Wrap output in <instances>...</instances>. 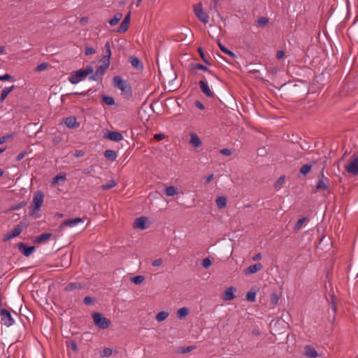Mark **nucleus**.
<instances>
[{
  "instance_id": "obj_25",
  "label": "nucleus",
  "mask_w": 358,
  "mask_h": 358,
  "mask_svg": "<svg viewBox=\"0 0 358 358\" xmlns=\"http://www.w3.org/2000/svg\"><path fill=\"white\" fill-rule=\"evenodd\" d=\"M104 157L110 162H114L116 160L117 158V153L115 151L113 150H106L103 152Z\"/></svg>"
},
{
  "instance_id": "obj_12",
  "label": "nucleus",
  "mask_w": 358,
  "mask_h": 358,
  "mask_svg": "<svg viewBox=\"0 0 358 358\" xmlns=\"http://www.w3.org/2000/svg\"><path fill=\"white\" fill-rule=\"evenodd\" d=\"M29 223L27 222L26 217H24L22 221L11 231H10L13 238L19 236L22 231L24 228H27Z\"/></svg>"
},
{
  "instance_id": "obj_39",
  "label": "nucleus",
  "mask_w": 358,
  "mask_h": 358,
  "mask_svg": "<svg viewBox=\"0 0 358 358\" xmlns=\"http://www.w3.org/2000/svg\"><path fill=\"white\" fill-rule=\"evenodd\" d=\"M145 280V277L143 275H136L134 277H131L130 280L131 282L136 284V285H140Z\"/></svg>"
},
{
  "instance_id": "obj_42",
  "label": "nucleus",
  "mask_w": 358,
  "mask_h": 358,
  "mask_svg": "<svg viewBox=\"0 0 358 358\" xmlns=\"http://www.w3.org/2000/svg\"><path fill=\"white\" fill-rule=\"evenodd\" d=\"M164 194L168 196H173L176 194V188L173 186H169L165 189Z\"/></svg>"
},
{
  "instance_id": "obj_60",
  "label": "nucleus",
  "mask_w": 358,
  "mask_h": 358,
  "mask_svg": "<svg viewBox=\"0 0 358 358\" xmlns=\"http://www.w3.org/2000/svg\"><path fill=\"white\" fill-rule=\"evenodd\" d=\"M220 152L221 154L227 155V156H229L232 153L231 150L228 149V148H223V149L220 150Z\"/></svg>"
},
{
  "instance_id": "obj_52",
  "label": "nucleus",
  "mask_w": 358,
  "mask_h": 358,
  "mask_svg": "<svg viewBox=\"0 0 358 358\" xmlns=\"http://www.w3.org/2000/svg\"><path fill=\"white\" fill-rule=\"evenodd\" d=\"M67 346H70L73 352H76L78 351V345L75 341H66Z\"/></svg>"
},
{
  "instance_id": "obj_16",
  "label": "nucleus",
  "mask_w": 358,
  "mask_h": 358,
  "mask_svg": "<svg viewBox=\"0 0 358 358\" xmlns=\"http://www.w3.org/2000/svg\"><path fill=\"white\" fill-rule=\"evenodd\" d=\"M199 87L201 88V92L209 98H212L214 96V94L210 91L209 86L208 84L203 80H200L199 82Z\"/></svg>"
},
{
  "instance_id": "obj_47",
  "label": "nucleus",
  "mask_w": 358,
  "mask_h": 358,
  "mask_svg": "<svg viewBox=\"0 0 358 358\" xmlns=\"http://www.w3.org/2000/svg\"><path fill=\"white\" fill-rule=\"evenodd\" d=\"M198 52L199 53L201 58L202 59V60L203 61V62L205 64H206L208 65H211V63L206 59L205 53H204L202 48L199 47L198 48Z\"/></svg>"
},
{
  "instance_id": "obj_61",
  "label": "nucleus",
  "mask_w": 358,
  "mask_h": 358,
  "mask_svg": "<svg viewBox=\"0 0 358 358\" xmlns=\"http://www.w3.org/2000/svg\"><path fill=\"white\" fill-rule=\"evenodd\" d=\"M13 238V236H12L11 233L9 231L8 233L4 235V236L3 237V241H4V242L8 241Z\"/></svg>"
},
{
  "instance_id": "obj_34",
  "label": "nucleus",
  "mask_w": 358,
  "mask_h": 358,
  "mask_svg": "<svg viewBox=\"0 0 358 358\" xmlns=\"http://www.w3.org/2000/svg\"><path fill=\"white\" fill-rule=\"evenodd\" d=\"M102 101L108 106H113L115 102L113 97L105 94L101 95Z\"/></svg>"
},
{
  "instance_id": "obj_17",
  "label": "nucleus",
  "mask_w": 358,
  "mask_h": 358,
  "mask_svg": "<svg viewBox=\"0 0 358 358\" xmlns=\"http://www.w3.org/2000/svg\"><path fill=\"white\" fill-rule=\"evenodd\" d=\"M263 268V266L261 263H257L252 265L249 266L244 271V273L245 275H250L255 273L259 271H260Z\"/></svg>"
},
{
  "instance_id": "obj_56",
  "label": "nucleus",
  "mask_w": 358,
  "mask_h": 358,
  "mask_svg": "<svg viewBox=\"0 0 358 358\" xmlns=\"http://www.w3.org/2000/svg\"><path fill=\"white\" fill-rule=\"evenodd\" d=\"M89 79L91 80L99 81L102 80V77L95 72L89 77Z\"/></svg>"
},
{
  "instance_id": "obj_62",
  "label": "nucleus",
  "mask_w": 358,
  "mask_h": 358,
  "mask_svg": "<svg viewBox=\"0 0 358 358\" xmlns=\"http://www.w3.org/2000/svg\"><path fill=\"white\" fill-rule=\"evenodd\" d=\"M164 138H165V136L163 134H156L154 136V139H155L156 141H158L164 139Z\"/></svg>"
},
{
  "instance_id": "obj_9",
  "label": "nucleus",
  "mask_w": 358,
  "mask_h": 358,
  "mask_svg": "<svg viewBox=\"0 0 358 358\" xmlns=\"http://www.w3.org/2000/svg\"><path fill=\"white\" fill-rule=\"evenodd\" d=\"M19 251L25 257H29L36 249L35 246H29L27 244L20 242L17 243Z\"/></svg>"
},
{
  "instance_id": "obj_13",
  "label": "nucleus",
  "mask_w": 358,
  "mask_h": 358,
  "mask_svg": "<svg viewBox=\"0 0 358 358\" xmlns=\"http://www.w3.org/2000/svg\"><path fill=\"white\" fill-rule=\"evenodd\" d=\"M237 291V289L235 287L231 286L227 287L222 294V299L225 301H229L233 300L236 296L234 293Z\"/></svg>"
},
{
  "instance_id": "obj_59",
  "label": "nucleus",
  "mask_w": 358,
  "mask_h": 358,
  "mask_svg": "<svg viewBox=\"0 0 358 358\" xmlns=\"http://www.w3.org/2000/svg\"><path fill=\"white\" fill-rule=\"evenodd\" d=\"M85 75L87 76L88 75L92 74L94 72V69L91 66H87L85 69H83Z\"/></svg>"
},
{
  "instance_id": "obj_6",
  "label": "nucleus",
  "mask_w": 358,
  "mask_h": 358,
  "mask_svg": "<svg viewBox=\"0 0 358 358\" xmlns=\"http://www.w3.org/2000/svg\"><path fill=\"white\" fill-rule=\"evenodd\" d=\"M345 171L352 175H358V156L353 154L350 158V162L345 167Z\"/></svg>"
},
{
  "instance_id": "obj_5",
  "label": "nucleus",
  "mask_w": 358,
  "mask_h": 358,
  "mask_svg": "<svg viewBox=\"0 0 358 358\" xmlns=\"http://www.w3.org/2000/svg\"><path fill=\"white\" fill-rule=\"evenodd\" d=\"M92 316L94 324L100 329H105L111 324L110 320L105 317L101 313L94 312L92 313Z\"/></svg>"
},
{
  "instance_id": "obj_20",
  "label": "nucleus",
  "mask_w": 358,
  "mask_h": 358,
  "mask_svg": "<svg viewBox=\"0 0 358 358\" xmlns=\"http://www.w3.org/2000/svg\"><path fill=\"white\" fill-rule=\"evenodd\" d=\"M64 122L69 128H76L79 127V123L77 122L76 117L75 116L66 117Z\"/></svg>"
},
{
  "instance_id": "obj_58",
  "label": "nucleus",
  "mask_w": 358,
  "mask_h": 358,
  "mask_svg": "<svg viewBox=\"0 0 358 358\" xmlns=\"http://www.w3.org/2000/svg\"><path fill=\"white\" fill-rule=\"evenodd\" d=\"M285 176H280V177L278 179V180L275 182V187H279L280 185H281L284 182V181H285Z\"/></svg>"
},
{
  "instance_id": "obj_35",
  "label": "nucleus",
  "mask_w": 358,
  "mask_h": 358,
  "mask_svg": "<svg viewBox=\"0 0 358 358\" xmlns=\"http://www.w3.org/2000/svg\"><path fill=\"white\" fill-rule=\"evenodd\" d=\"M191 66H192V69L202 70V71H208L210 74H213L212 71L208 67H206V66H204V65H203L201 64H199V63L191 64Z\"/></svg>"
},
{
  "instance_id": "obj_21",
  "label": "nucleus",
  "mask_w": 358,
  "mask_h": 358,
  "mask_svg": "<svg viewBox=\"0 0 358 358\" xmlns=\"http://www.w3.org/2000/svg\"><path fill=\"white\" fill-rule=\"evenodd\" d=\"M52 234L51 233L42 234L35 238V239L34 240V243L38 244L42 243L50 239L52 237Z\"/></svg>"
},
{
  "instance_id": "obj_3",
  "label": "nucleus",
  "mask_w": 358,
  "mask_h": 358,
  "mask_svg": "<svg viewBox=\"0 0 358 358\" xmlns=\"http://www.w3.org/2000/svg\"><path fill=\"white\" fill-rule=\"evenodd\" d=\"M113 80V86L120 90L127 99L132 96L131 87L127 80H123L120 76H114Z\"/></svg>"
},
{
  "instance_id": "obj_26",
  "label": "nucleus",
  "mask_w": 358,
  "mask_h": 358,
  "mask_svg": "<svg viewBox=\"0 0 358 358\" xmlns=\"http://www.w3.org/2000/svg\"><path fill=\"white\" fill-rule=\"evenodd\" d=\"M14 89H15L14 85H12L11 87H9L4 88L2 90L1 96H0V102L1 103L3 102L4 100L6 99L7 96L8 95V94L10 92H11Z\"/></svg>"
},
{
  "instance_id": "obj_37",
  "label": "nucleus",
  "mask_w": 358,
  "mask_h": 358,
  "mask_svg": "<svg viewBox=\"0 0 358 358\" xmlns=\"http://www.w3.org/2000/svg\"><path fill=\"white\" fill-rule=\"evenodd\" d=\"M66 174L65 173H62V174L59 173V174H57V176H55L53 178L52 183L57 184L60 181L64 182L66 180Z\"/></svg>"
},
{
  "instance_id": "obj_64",
  "label": "nucleus",
  "mask_w": 358,
  "mask_h": 358,
  "mask_svg": "<svg viewBox=\"0 0 358 358\" xmlns=\"http://www.w3.org/2000/svg\"><path fill=\"white\" fill-rule=\"evenodd\" d=\"M194 104L195 106L201 109V110H203L205 108H204V105L200 101H198L196 100L195 102H194Z\"/></svg>"
},
{
  "instance_id": "obj_40",
  "label": "nucleus",
  "mask_w": 358,
  "mask_h": 358,
  "mask_svg": "<svg viewBox=\"0 0 358 358\" xmlns=\"http://www.w3.org/2000/svg\"><path fill=\"white\" fill-rule=\"evenodd\" d=\"M245 299L250 302H255L256 301V292L252 290L247 292Z\"/></svg>"
},
{
  "instance_id": "obj_31",
  "label": "nucleus",
  "mask_w": 358,
  "mask_h": 358,
  "mask_svg": "<svg viewBox=\"0 0 358 358\" xmlns=\"http://www.w3.org/2000/svg\"><path fill=\"white\" fill-rule=\"evenodd\" d=\"M105 50H106V55L102 57L101 60L110 61V57H111V50H110V45L109 41L106 43Z\"/></svg>"
},
{
  "instance_id": "obj_32",
  "label": "nucleus",
  "mask_w": 358,
  "mask_h": 358,
  "mask_svg": "<svg viewBox=\"0 0 358 358\" xmlns=\"http://www.w3.org/2000/svg\"><path fill=\"white\" fill-rule=\"evenodd\" d=\"M189 313V310L187 308L183 307L177 310V317L179 319H183Z\"/></svg>"
},
{
  "instance_id": "obj_24",
  "label": "nucleus",
  "mask_w": 358,
  "mask_h": 358,
  "mask_svg": "<svg viewBox=\"0 0 358 358\" xmlns=\"http://www.w3.org/2000/svg\"><path fill=\"white\" fill-rule=\"evenodd\" d=\"M101 61L103 62V64L102 65L99 66L96 71V72L99 76H101V77H102L104 75L106 69L110 66V61H106V60H101Z\"/></svg>"
},
{
  "instance_id": "obj_7",
  "label": "nucleus",
  "mask_w": 358,
  "mask_h": 358,
  "mask_svg": "<svg viewBox=\"0 0 358 358\" xmlns=\"http://www.w3.org/2000/svg\"><path fill=\"white\" fill-rule=\"evenodd\" d=\"M194 13L197 18L202 22L205 24L208 22L209 17L207 15V13L205 11H203L202 8V4L201 2L196 4V6H195Z\"/></svg>"
},
{
  "instance_id": "obj_8",
  "label": "nucleus",
  "mask_w": 358,
  "mask_h": 358,
  "mask_svg": "<svg viewBox=\"0 0 358 358\" xmlns=\"http://www.w3.org/2000/svg\"><path fill=\"white\" fill-rule=\"evenodd\" d=\"M324 168H322V169L320 172V176L321 177V178L318 180V182L315 186L317 191H320V190L324 191V190H327L329 188V185H327L329 179L327 178L324 177Z\"/></svg>"
},
{
  "instance_id": "obj_27",
  "label": "nucleus",
  "mask_w": 358,
  "mask_h": 358,
  "mask_svg": "<svg viewBox=\"0 0 358 358\" xmlns=\"http://www.w3.org/2000/svg\"><path fill=\"white\" fill-rule=\"evenodd\" d=\"M82 288H83V285L81 283L71 282L65 287L64 290L69 292V291H73V290H75L77 289H82Z\"/></svg>"
},
{
  "instance_id": "obj_14",
  "label": "nucleus",
  "mask_w": 358,
  "mask_h": 358,
  "mask_svg": "<svg viewBox=\"0 0 358 358\" xmlns=\"http://www.w3.org/2000/svg\"><path fill=\"white\" fill-rule=\"evenodd\" d=\"M104 138L109 139L114 142H119L123 139L122 134L117 131H107V134H104Z\"/></svg>"
},
{
  "instance_id": "obj_10",
  "label": "nucleus",
  "mask_w": 358,
  "mask_h": 358,
  "mask_svg": "<svg viewBox=\"0 0 358 358\" xmlns=\"http://www.w3.org/2000/svg\"><path fill=\"white\" fill-rule=\"evenodd\" d=\"M0 314L1 315V321L4 325L10 327L14 323V320L8 310L1 309Z\"/></svg>"
},
{
  "instance_id": "obj_44",
  "label": "nucleus",
  "mask_w": 358,
  "mask_h": 358,
  "mask_svg": "<svg viewBox=\"0 0 358 358\" xmlns=\"http://www.w3.org/2000/svg\"><path fill=\"white\" fill-rule=\"evenodd\" d=\"M307 219H308V218H307V217H302V218L299 219V220L297 221V222L296 223V224H295V226H294V231H299V230L301 228V227H302L303 224L304 223V222H305Z\"/></svg>"
},
{
  "instance_id": "obj_63",
  "label": "nucleus",
  "mask_w": 358,
  "mask_h": 358,
  "mask_svg": "<svg viewBox=\"0 0 358 358\" xmlns=\"http://www.w3.org/2000/svg\"><path fill=\"white\" fill-rule=\"evenodd\" d=\"M162 264V259H157L155 260H154L152 263V265L153 266H160L161 264Z\"/></svg>"
},
{
  "instance_id": "obj_49",
  "label": "nucleus",
  "mask_w": 358,
  "mask_h": 358,
  "mask_svg": "<svg viewBox=\"0 0 358 358\" xmlns=\"http://www.w3.org/2000/svg\"><path fill=\"white\" fill-rule=\"evenodd\" d=\"M279 297L276 292H273L271 295V303L273 306H276L278 303Z\"/></svg>"
},
{
  "instance_id": "obj_41",
  "label": "nucleus",
  "mask_w": 358,
  "mask_h": 358,
  "mask_svg": "<svg viewBox=\"0 0 358 358\" xmlns=\"http://www.w3.org/2000/svg\"><path fill=\"white\" fill-rule=\"evenodd\" d=\"M27 204V202L25 201H22L21 202H20L19 203L17 204H15V205H13L11 206L9 209H8V211H13V210H18L24 206H25Z\"/></svg>"
},
{
  "instance_id": "obj_19",
  "label": "nucleus",
  "mask_w": 358,
  "mask_h": 358,
  "mask_svg": "<svg viewBox=\"0 0 358 358\" xmlns=\"http://www.w3.org/2000/svg\"><path fill=\"white\" fill-rule=\"evenodd\" d=\"M189 143L194 148H199L202 145V142L199 137L195 133H190Z\"/></svg>"
},
{
  "instance_id": "obj_43",
  "label": "nucleus",
  "mask_w": 358,
  "mask_h": 358,
  "mask_svg": "<svg viewBox=\"0 0 358 358\" xmlns=\"http://www.w3.org/2000/svg\"><path fill=\"white\" fill-rule=\"evenodd\" d=\"M349 29L353 34L358 36V19L355 20Z\"/></svg>"
},
{
  "instance_id": "obj_4",
  "label": "nucleus",
  "mask_w": 358,
  "mask_h": 358,
  "mask_svg": "<svg viewBox=\"0 0 358 358\" xmlns=\"http://www.w3.org/2000/svg\"><path fill=\"white\" fill-rule=\"evenodd\" d=\"M64 227H69L74 228L75 231L83 230L86 228L87 225L83 219L80 217H74L65 220L59 227L60 231Z\"/></svg>"
},
{
  "instance_id": "obj_38",
  "label": "nucleus",
  "mask_w": 358,
  "mask_h": 358,
  "mask_svg": "<svg viewBox=\"0 0 358 358\" xmlns=\"http://www.w3.org/2000/svg\"><path fill=\"white\" fill-rule=\"evenodd\" d=\"M129 24H128L127 22H124V20H122V22H121L120 27H118L117 31L120 34H123V33H125L128 28H129Z\"/></svg>"
},
{
  "instance_id": "obj_45",
  "label": "nucleus",
  "mask_w": 358,
  "mask_h": 358,
  "mask_svg": "<svg viewBox=\"0 0 358 358\" xmlns=\"http://www.w3.org/2000/svg\"><path fill=\"white\" fill-rule=\"evenodd\" d=\"M269 22L268 18L266 17H260L257 20V24L260 27H265L266 26Z\"/></svg>"
},
{
  "instance_id": "obj_46",
  "label": "nucleus",
  "mask_w": 358,
  "mask_h": 358,
  "mask_svg": "<svg viewBox=\"0 0 358 358\" xmlns=\"http://www.w3.org/2000/svg\"><path fill=\"white\" fill-rule=\"evenodd\" d=\"M196 348V345H190V346H188L187 348H180L178 350V352H180V353H182V354H185V353L189 352H191L192 350H194Z\"/></svg>"
},
{
  "instance_id": "obj_50",
  "label": "nucleus",
  "mask_w": 358,
  "mask_h": 358,
  "mask_svg": "<svg viewBox=\"0 0 358 358\" xmlns=\"http://www.w3.org/2000/svg\"><path fill=\"white\" fill-rule=\"evenodd\" d=\"M112 350L109 348H105L101 352V357H109L112 355Z\"/></svg>"
},
{
  "instance_id": "obj_2",
  "label": "nucleus",
  "mask_w": 358,
  "mask_h": 358,
  "mask_svg": "<svg viewBox=\"0 0 358 358\" xmlns=\"http://www.w3.org/2000/svg\"><path fill=\"white\" fill-rule=\"evenodd\" d=\"M44 194L42 191L38 190L34 194L31 205L30 206L29 215L34 218H38L40 215L38 214L43 203Z\"/></svg>"
},
{
  "instance_id": "obj_1",
  "label": "nucleus",
  "mask_w": 358,
  "mask_h": 358,
  "mask_svg": "<svg viewBox=\"0 0 358 358\" xmlns=\"http://www.w3.org/2000/svg\"><path fill=\"white\" fill-rule=\"evenodd\" d=\"M279 90L285 96H297L306 93V87L302 83L296 84L289 82L282 84Z\"/></svg>"
},
{
  "instance_id": "obj_55",
  "label": "nucleus",
  "mask_w": 358,
  "mask_h": 358,
  "mask_svg": "<svg viewBox=\"0 0 358 358\" xmlns=\"http://www.w3.org/2000/svg\"><path fill=\"white\" fill-rule=\"evenodd\" d=\"M48 66V63L43 62V63L40 64L39 65H38L36 67V71H43L45 69H46Z\"/></svg>"
},
{
  "instance_id": "obj_54",
  "label": "nucleus",
  "mask_w": 358,
  "mask_h": 358,
  "mask_svg": "<svg viewBox=\"0 0 358 358\" xmlns=\"http://www.w3.org/2000/svg\"><path fill=\"white\" fill-rule=\"evenodd\" d=\"M95 299L91 296H87L84 298L83 302L85 305H90L95 301Z\"/></svg>"
},
{
  "instance_id": "obj_33",
  "label": "nucleus",
  "mask_w": 358,
  "mask_h": 358,
  "mask_svg": "<svg viewBox=\"0 0 358 358\" xmlns=\"http://www.w3.org/2000/svg\"><path fill=\"white\" fill-rule=\"evenodd\" d=\"M122 14L121 13H117L113 16V17L109 20L108 22H109L110 25L114 26L119 22V21L122 19Z\"/></svg>"
},
{
  "instance_id": "obj_15",
  "label": "nucleus",
  "mask_w": 358,
  "mask_h": 358,
  "mask_svg": "<svg viewBox=\"0 0 358 358\" xmlns=\"http://www.w3.org/2000/svg\"><path fill=\"white\" fill-rule=\"evenodd\" d=\"M148 217H139L135 219L134 223V227L140 229H145L148 227Z\"/></svg>"
},
{
  "instance_id": "obj_30",
  "label": "nucleus",
  "mask_w": 358,
  "mask_h": 358,
  "mask_svg": "<svg viewBox=\"0 0 358 358\" xmlns=\"http://www.w3.org/2000/svg\"><path fill=\"white\" fill-rule=\"evenodd\" d=\"M331 313L330 312V310H329V316H331V315L333 321H334L336 318V302H335L334 296H331Z\"/></svg>"
},
{
  "instance_id": "obj_28",
  "label": "nucleus",
  "mask_w": 358,
  "mask_h": 358,
  "mask_svg": "<svg viewBox=\"0 0 358 358\" xmlns=\"http://www.w3.org/2000/svg\"><path fill=\"white\" fill-rule=\"evenodd\" d=\"M217 45L220 48V49L223 52H224L225 54L228 55L229 56H230L232 58H235L236 57V54L234 53L232 51H231L230 50L227 49L224 45H223L221 43H220V40H217Z\"/></svg>"
},
{
  "instance_id": "obj_22",
  "label": "nucleus",
  "mask_w": 358,
  "mask_h": 358,
  "mask_svg": "<svg viewBox=\"0 0 358 358\" xmlns=\"http://www.w3.org/2000/svg\"><path fill=\"white\" fill-rule=\"evenodd\" d=\"M313 167V164H306L303 166H302L300 169L299 172L297 175L298 178H300L301 176H306L308 173H310Z\"/></svg>"
},
{
  "instance_id": "obj_18",
  "label": "nucleus",
  "mask_w": 358,
  "mask_h": 358,
  "mask_svg": "<svg viewBox=\"0 0 358 358\" xmlns=\"http://www.w3.org/2000/svg\"><path fill=\"white\" fill-rule=\"evenodd\" d=\"M129 62L132 65V66L136 70H143V66L141 61L135 56H130L129 57Z\"/></svg>"
},
{
  "instance_id": "obj_53",
  "label": "nucleus",
  "mask_w": 358,
  "mask_h": 358,
  "mask_svg": "<svg viewBox=\"0 0 358 358\" xmlns=\"http://www.w3.org/2000/svg\"><path fill=\"white\" fill-rule=\"evenodd\" d=\"M201 264L205 268H208L212 264V262L210 258L206 257L203 259Z\"/></svg>"
},
{
  "instance_id": "obj_57",
  "label": "nucleus",
  "mask_w": 358,
  "mask_h": 358,
  "mask_svg": "<svg viewBox=\"0 0 358 358\" xmlns=\"http://www.w3.org/2000/svg\"><path fill=\"white\" fill-rule=\"evenodd\" d=\"M0 80L1 81L14 80V78L8 73H6L3 76H0Z\"/></svg>"
},
{
  "instance_id": "obj_51",
  "label": "nucleus",
  "mask_w": 358,
  "mask_h": 358,
  "mask_svg": "<svg viewBox=\"0 0 358 358\" xmlns=\"http://www.w3.org/2000/svg\"><path fill=\"white\" fill-rule=\"evenodd\" d=\"M95 53H96V50H94V48H93L92 47H89L87 45L85 46V55L86 56L90 55H94Z\"/></svg>"
},
{
  "instance_id": "obj_36",
  "label": "nucleus",
  "mask_w": 358,
  "mask_h": 358,
  "mask_svg": "<svg viewBox=\"0 0 358 358\" xmlns=\"http://www.w3.org/2000/svg\"><path fill=\"white\" fill-rule=\"evenodd\" d=\"M169 315L168 312L161 311L157 314L155 319L157 322H160L165 320Z\"/></svg>"
},
{
  "instance_id": "obj_23",
  "label": "nucleus",
  "mask_w": 358,
  "mask_h": 358,
  "mask_svg": "<svg viewBox=\"0 0 358 358\" xmlns=\"http://www.w3.org/2000/svg\"><path fill=\"white\" fill-rule=\"evenodd\" d=\"M305 355L309 358H316L318 356V353L315 349L310 345H306L305 347Z\"/></svg>"
},
{
  "instance_id": "obj_48",
  "label": "nucleus",
  "mask_w": 358,
  "mask_h": 358,
  "mask_svg": "<svg viewBox=\"0 0 358 358\" xmlns=\"http://www.w3.org/2000/svg\"><path fill=\"white\" fill-rule=\"evenodd\" d=\"M115 185H116V182H115V180H112L109 181V182H108L105 185H103L101 186V189L103 190H107V189H110L114 187Z\"/></svg>"
},
{
  "instance_id": "obj_29",
  "label": "nucleus",
  "mask_w": 358,
  "mask_h": 358,
  "mask_svg": "<svg viewBox=\"0 0 358 358\" xmlns=\"http://www.w3.org/2000/svg\"><path fill=\"white\" fill-rule=\"evenodd\" d=\"M227 201V199L225 196H218L215 200L216 204L220 209H222L226 207Z\"/></svg>"
},
{
  "instance_id": "obj_11",
  "label": "nucleus",
  "mask_w": 358,
  "mask_h": 358,
  "mask_svg": "<svg viewBox=\"0 0 358 358\" xmlns=\"http://www.w3.org/2000/svg\"><path fill=\"white\" fill-rule=\"evenodd\" d=\"M86 77L87 76L85 75L84 70L80 69L74 73H72L69 80L72 84H77L80 81L84 80Z\"/></svg>"
}]
</instances>
